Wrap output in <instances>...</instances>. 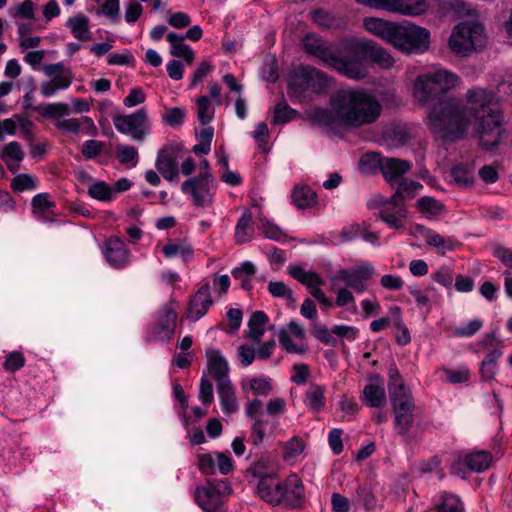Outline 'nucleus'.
<instances>
[{
	"mask_svg": "<svg viewBox=\"0 0 512 512\" xmlns=\"http://www.w3.org/2000/svg\"><path fill=\"white\" fill-rule=\"evenodd\" d=\"M435 512H465L460 498L452 493L442 492L435 504Z\"/></svg>",
	"mask_w": 512,
	"mask_h": 512,
	"instance_id": "e433bc0d",
	"label": "nucleus"
},
{
	"mask_svg": "<svg viewBox=\"0 0 512 512\" xmlns=\"http://www.w3.org/2000/svg\"><path fill=\"white\" fill-rule=\"evenodd\" d=\"M364 28L406 55L428 50L430 33L426 28L409 21L391 22L381 18H365Z\"/></svg>",
	"mask_w": 512,
	"mask_h": 512,
	"instance_id": "7ed1b4c3",
	"label": "nucleus"
},
{
	"mask_svg": "<svg viewBox=\"0 0 512 512\" xmlns=\"http://www.w3.org/2000/svg\"><path fill=\"white\" fill-rule=\"evenodd\" d=\"M211 287L208 282L202 284L198 290L190 297L187 307V318L191 321H197L207 314L208 310L214 304L211 296Z\"/></svg>",
	"mask_w": 512,
	"mask_h": 512,
	"instance_id": "f3484780",
	"label": "nucleus"
},
{
	"mask_svg": "<svg viewBox=\"0 0 512 512\" xmlns=\"http://www.w3.org/2000/svg\"><path fill=\"white\" fill-rule=\"evenodd\" d=\"M282 493L281 504L290 508L300 507L305 496L302 480L296 474H291L282 481Z\"/></svg>",
	"mask_w": 512,
	"mask_h": 512,
	"instance_id": "412c9836",
	"label": "nucleus"
},
{
	"mask_svg": "<svg viewBox=\"0 0 512 512\" xmlns=\"http://www.w3.org/2000/svg\"><path fill=\"white\" fill-rule=\"evenodd\" d=\"M388 393L394 414V429L397 434L405 436L413 427L416 406L410 389L395 367L389 369Z\"/></svg>",
	"mask_w": 512,
	"mask_h": 512,
	"instance_id": "20e7f679",
	"label": "nucleus"
},
{
	"mask_svg": "<svg viewBox=\"0 0 512 512\" xmlns=\"http://www.w3.org/2000/svg\"><path fill=\"white\" fill-rule=\"evenodd\" d=\"M491 461L492 457L490 453L486 451H476L460 459L459 464L462 463L466 465L469 470L479 473L488 469Z\"/></svg>",
	"mask_w": 512,
	"mask_h": 512,
	"instance_id": "2f4dec72",
	"label": "nucleus"
},
{
	"mask_svg": "<svg viewBox=\"0 0 512 512\" xmlns=\"http://www.w3.org/2000/svg\"><path fill=\"white\" fill-rule=\"evenodd\" d=\"M66 24L77 40L87 41L91 39L89 19L85 15L77 14L75 16L69 17Z\"/></svg>",
	"mask_w": 512,
	"mask_h": 512,
	"instance_id": "473e14b6",
	"label": "nucleus"
},
{
	"mask_svg": "<svg viewBox=\"0 0 512 512\" xmlns=\"http://www.w3.org/2000/svg\"><path fill=\"white\" fill-rule=\"evenodd\" d=\"M371 381L363 389V402L369 407L382 408L386 404L383 381L379 376H373Z\"/></svg>",
	"mask_w": 512,
	"mask_h": 512,
	"instance_id": "a878e982",
	"label": "nucleus"
},
{
	"mask_svg": "<svg viewBox=\"0 0 512 512\" xmlns=\"http://www.w3.org/2000/svg\"><path fill=\"white\" fill-rule=\"evenodd\" d=\"M257 494L270 505H280L283 497L282 480L274 473L260 475L257 483Z\"/></svg>",
	"mask_w": 512,
	"mask_h": 512,
	"instance_id": "6ab92c4d",
	"label": "nucleus"
},
{
	"mask_svg": "<svg viewBox=\"0 0 512 512\" xmlns=\"http://www.w3.org/2000/svg\"><path fill=\"white\" fill-rule=\"evenodd\" d=\"M212 180H207L205 177H191L181 184V191L188 194L196 207H208L213 202Z\"/></svg>",
	"mask_w": 512,
	"mask_h": 512,
	"instance_id": "dca6fc26",
	"label": "nucleus"
},
{
	"mask_svg": "<svg viewBox=\"0 0 512 512\" xmlns=\"http://www.w3.org/2000/svg\"><path fill=\"white\" fill-rule=\"evenodd\" d=\"M182 146L167 144L160 148L155 159V168L169 182L179 180V160L182 157Z\"/></svg>",
	"mask_w": 512,
	"mask_h": 512,
	"instance_id": "ddd939ff",
	"label": "nucleus"
},
{
	"mask_svg": "<svg viewBox=\"0 0 512 512\" xmlns=\"http://www.w3.org/2000/svg\"><path fill=\"white\" fill-rule=\"evenodd\" d=\"M482 326L483 322L480 319H473L465 326L456 327L454 329V335L458 337H472L482 328Z\"/></svg>",
	"mask_w": 512,
	"mask_h": 512,
	"instance_id": "69168bd1",
	"label": "nucleus"
},
{
	"mask_svg": "<svg viewBox=\"0 0 512 512\" xmlns=\"http://www.w3.org/2000/svg\"><path fill=\"white\" fill-rule=\"evenodd\" d=\"M166 39L170 43V54L172 56L183 58L188 65L192 64L194 51L184 43V37L177 33L170 32L167 34Z\"/></svg>",
	"mask_w": 512,
	"mask_h": 512,
	"instance_id": "cd10ccee",
	"label": "nucleus"
},
{
	"mask_svg": "<svg viewBox=\"0 0 512 512\" xmlns=\"http://www.w3.org/2000/svg\"><path fill=\"white\" fill-rule=\"evenodd\" d=\"M206 358L208 372L216 381V385L231 381L228 375V362L219 350L208 349L206 351Z\"/></svg>",
	"mask_w": 512,
	"mask_h": 512,
	"instance_id": "b1692460",
	"label": "nucleus"
},
{
	"mask_svg": "<svg viewBox=\"0 0 512 512\" xmlns=\"http://www.w3.org/2000/svg\"><path fill=\"white\" fill-rule=\"evenodd\" d=\"M116 130L122 134L130 135L135 141H143L150 132V123L145 108H140L129 115L113 117Z\"/></svg>",
	"mask_w": 512,
	"mask_h": 512,
	"instance_id": "f8f14e48",
	"label": "nucleus"
},
{
	"mask_svg": "<svg viewBox=\"0 0 512 512\" xmlns=\"http://www.w3.org/2000/svg\"><path fill=\"white\" fill-rule=\"evenodd\" d=\"M15 121L20 135L28 142H34V124L26 114H15Z\"/></svg>",
	"mask_w": 512,
	"mask_h": 512,
	"instance_id": "3c124183",
	"label": "nucleus"
},
{
	"mask_svg": "<svg viewBox=\"0 0 512 512\" xmlns=\"http://www.w3.org/2000/svg\"><path fill=\"white\" fill-rule=\"evenodd\" d=\"M366 6L402 15L418 16L426 12V0H355Z\"/></svg>",
	"mask_w": 512,
	"mask_h": 512,
	"instance_id": "2eb2a0df",
	"label": "nucleus"
},
{
	"mask_svg": "<svg viewBox=\"0 0 512 512\" xmlns=\"http://www.w3.org/2000/svg\"><path fill=\"white\" fill-rule=\"evenodd\" d=\"M185 117V109L178 107L166 108L162 114L163 122L172 128L182 125Z\"/></svg>",
	"mask_w": 512,
	"mask_h": 512,
	"instance_id": "603ef678",
	"label": "nucleus"
},
{
	"mask_svg": "<svg viewBox=\"0 0 512 512\" xmlns=\"http://www.w3.org/2000/svg\"><path fill=\"white\" fill-rule=\"evenodd\" d=\"M292 202L300 209L312 206L316 202V193L309 186H296L292 191Z\"/></svg>",
	"mask_w": 512,
	"mask_h": 512,
	"instance_id": "58836bf2",
	"label": "nucleus"
},
{
	"mask_svg": "<svg viewBox=\"0 0 512 512\" xmlns=\"http://www.w3.org/2000/svg\"><path fill=\"white\" fill-rule=\"evenodd\" d=\"M379 217L393 229L403 227L404 220L407 217V208L405 203L394 200L393 196L386 200L383 208L379 212Z\"/></svg>",
	"mask_w": 512,
	"mask_h": 512,
	"instance_id": "5701e85b",
	"label": "nucleus"
},
{
	"mask_svg": "<svg viewBox=\"0 0 512 512\" xmlns=\"http://www.w3.org/2000/svg\"><path fill=\"white\" fill-rule=\"evenodd\" d=\"M304 404L314 412H320L325 406V388L312 384L304 395Z\"/></svg>",
	"mask_w": 512,
	"mask_h": 512,
	"instance_id": "72a5a7b5",
	"label": "nucleus"
},
{
	"mask_svg": "<svg viewBox=\"0 0 512 512\" xmlns=\"http://www.w3.org/2000/svg\"><path fill=\"white\" fill-rule=\"evenodd\" d=\"M259 228L263 235L268 239L280 242L287 238V235L279 226L275 225L267 219H260Z\"/></svg>",
	"mask_w": 512,
	"mask_h": 512,
	"instance_id": "8fccbe9b",
	"label": "nucleus"
},
{
	"mask_svg": "<svg viewBox=\"0 0 512 512\" xmlns=\"http://www.w3.org/2000/svg\"><path fill=\"white\" fill-rule=\"evenodd\" d=\"M425 242L427 245L438 248V249H452L453 245L455 243L452 239H446L443 236H441L439 233H437L434 230L429 229L426 237Z\"/></svg>",
	"mask_w": 512,
	"mask_h": 512,
	"instance_id": "6e6d98bb",
	"label": "nucleus"
},
{
	"mask_svg": "<svg viewBox=\"0 0 512 512\" xmlns=\"http://www.w3.org/2000/svg\"><path fill=\"white\" fill-rule=\"evenodd\" d=\"M459 82L455 73L444 68H435L416 78L413 94L421 104H426L456 88Z\"/></svg>",
	"mask_w": 512,
	"mask_h": 512,
	"instance_id": "423d86ee",
	"label": "nucleus"
},
{
	"mask_svg": "<svg viewBox=\"0 0 512 512\" xmlns=\"http://www.w3.org/2000/svg\"><path fill=\"white\" fill-rule=\"evenodd\" d=\"M162 253L166 258L181 256L182 259L187 262L192 258L193 249L184 242L168 243L162 248Z\"/></svg>",
	"mask_w": 512,
	"mask_h": 512,
	"instance_id": "79ce46f5",
	"label": "nucleus"
},
{
	"mask_svg": "<svg viewBox=\"0 0 512 512\" xmlns=\"http://www.w3.org/2000/svg\"><path fill=\"white\" fill-rule=\"evenodd\" d=\"M33 214L41 221H49L48 212L55 206L47 193L36 194L31 201Z\"/></svg>",
	"mask_w": 512,
	"mask_h": 512,
	"instance_id": "4c0bfd02",
	"label": "nucleus"
},
{
	"mask_svg": "<svg viewBox=\"0 0 512 512\" xmlns=\"http://www.w3.org/2000/svg\"><path fill=\"white\" fill-rule=\"evenodd\" d=\"M417 207L420 212L427 215L428 218L438 216L444 211V206L441 202L428 196L420 198L417 201Z\"/></svg>",
	"mask_w": 512,
	"mask_h": 512,
	"instance_id": "37998d69",
	"label": "nucleus"
},
{
	"mask_svg": "<svg viewBox=\"0 0 512 512\" xmlns=\"http://www.w3.org/2000/svg\"><path fill=\"white\" fill-rule=\"evenodd\" d=\"M199 400L205 405L211 404L214 400L213 384L205 375L200 381Z\"/></svg>",
	"mask_w": 512,
	"mask_h": 512,
	"instance_id": "e2e57ef3",
	"label": "nucleus"
},
{
	"mask_svg": "<svg viewBox=\"0 0 512 512\" xmlns=\"http://www.w3.org/2000/svg\"><path fill=\"white\" fill-rule=\"evenodd\" d=\"M296 115V111L292 109L287 103L280 102L274 107V124H285L290 122Z\"/></svg>",
	"mask_w": 512,
	"mask_h": 512,
	"instance_id": "864d4df0",
	"label": "nucleus"
},
{
	"mask_svg": "<svg viewBox=\"0 0 512 512\" xmlns=\"http://www.w3.org/2000/svg\"><path fill=\"white\" fill-rule=\"evenodd\" d=\"M177 313L171 303L165 304L158 313L154 327L155 338L170 340L176 327Z\"/></svg>",
	"mask_w": 512,
	"mask_h": 512,
	"instance_id": "4be33fe9",
	"label": "nucleus"
},
{
	"mask_svg": "<svg viewBox=\"0 0 512 512\" xmlns=\"http://www.w3.org/2000/svg\"><path fill=\"white\" fill-rule=\"evenodd\" d=\"M383 107L372 93L363 89H340L333 93L329 108H314L309 118L316 124L333 128H360L375 123Z\"/></svg>",
	"mask_w": 512,
	"mask_h": 512,
	"instance_id": "f03ea898",
	"label": "nucleus"
},
{
	"mask_svg": "<svg viewBox=\"0 0 512 512\" xmlns=\"http://www.w3.org/2000/svg\"><path fill=\"white\" fill-rule=\"evenodd\" d=\"M254 233L252 225V214L248 211L244 212L235 226V241L242 244L251 240Z\"/></svg>",
	"mask_w": 512,
	"mask_h": 512,
	"instance_id": "c9c22d12",
	"label": "nucleus"
},
{
	"mask_svg": "<svg viewBox=\"0 0 512 512\" xmlns=\"http://www.w3.org/2000/svg\"><path fill=\"white\" fill-rule=\"evenodd\" d=\"M422 187L423 186L417 181L401 180V182L398 183L396 192L392 195L393 199L405 203L406 198H413Z\"/></svg>",
	"mask_w": 512,
	"mask_h": 512,
	"instance_id": "a19ab883",
	"label": "nucleus"
},
{
	"mask_svg": "<svg viewBox=\"0 0 512 512\" xmlns=\"http://www.w3.org/2000/svg\"><path fill=\"white\" fill-rule=\"evenodd\" d=\"M250 390L256 394L261 396H267L272 391V383L271 379L266 377H254L249 381Z\"/></svg>",
	"mask_w": 512,
	"mask_h": 512,
	"instance_id": "bf43d9fd",
	"label": "nucleus"
},
{
	"mask_svg": "<svg viewBox=\"0 0 512 512\" xmlns=\"http://www.w3.org/2000/svg\"><path fill=\"white\" fill-rule=\"evenodd\" d=\"M305 449V443L302 438L293 436L285 443L284 458L293 459L299 456Z\"/></svg>",
	"mask_w": 512,
	"mask_h": 512,
	"instance_id": "052dcab7",
	"label": "nucleus"
},
{
	"mask_svg": "<svg viewBox=\"0 0 512 512\" xmlns=\"http://www.w3.org/2000/svg\"><path fill=\"white\" fill-rule=\"evenodd\" d=\"M25 365V357L20 351H12L6 355L3 368L10 373L20 370Z\"/></svg>",
	"mask_w": 512,
	"mask_h": 512,
	"instance_id": "13d9d810",
	"label": "nucleus"
},
{
	"mask_svg": "<svg viewBox=\"0 0 512 512\" xmlns=\"http://www.w3.org/2000/svg\"><path fill=\"white\" fill-rule=\"evenodd\" d=\"M486 41L484 26L477 20H466L453 28L448 46L455 55L466 57L483 48Z\"/></svg>",
	"mask_w": 512,
	"mask_h": 512,
	"instance_id": "0eeeda50",
	"label": "nucleus"
},
{
	"mask_svg": "<svg viewBox=\"0 0 512 512\" xmlns=\"http://www.w3.org/2000/svg\"><path fill=\"white\" fill-rule=\"evenodd\" d=\"M116 158L123 165L136 167L139 161V154L134 146L118 145L116 150Z\"/></svg>",
	"mask_w": 512,
	"mask_h": 512,
	"instance_id": "c03bdc74",
	"label": "nucleus"
},
{
	"mask_svg": "<svg viewBox=\"0 0 512 512\" xmlns=\"http://www.w3.org/2000/svg\"><path fill=\"white\" fill-rule=\"evenodd\" d=\"M214 116V108L206 96L197 99V118L202 125L209 123Z\"/></svg>",
	"mask_w": 512,
	"mask_h": 512,
	"instance_id": "09e8293b",
	"label": "nucleus"
},
{
	"mask_svg": "<svg viewBox=\"0 0 512 512\" xmlns=\"http://www.w3.org/2000/svg\"><path fill=\"white\" fill-rule=\"evenodd\" d=\"M344 51L347 54V59L358 60L364 69V75L358 80L364 79L368 74L367 67L364 64L365 60H370L382 69H390L395 64V60L390 52L372 40L361 38L347 39L344 42Z\"/></svg>",
	"mask_w": 512,
	"mask_h": 512,
	"instance_id": "6e6552de",
	"label": "nucleus"
},
{
	"mask_svg": "<svg viewBox=\"0 0 512 512\" xmlns=\"http://www.w3.org/2000/svg\"><path fill=\"white\" fill-rule=\"evenodd\" d=\"M502 356L501 349H493L487 353L480 366V375L484 381H492L497 374V361Z\"/></svg>",
	"mask_w": 512,
	"mask_h": 512,
	"instance_id": "f704fd0d",
	"label": "nucleus"
},
{
	"mask_svg": "<svg viewBox=\"0 0 512 512\" xmlns=\"http://www.w3.org/2000/svg\"><path fill=\"white\" fill-rule=\"evenodd\" d=\"M268 323V317L263 311H255L249 318L247 337L254 343H260L265 333V326Z\"/></svg>",
	"mask_w": 512,
	"mask_h": 512,
	"instance_id": "c756f323",
	"label": "nucleus"
},
{
	"mask_svg": "<svg viewBox=\"0 0 512 512\" xmlns=\"http://www.w3.org/2000/svg\"><path fill=\"white\" fill-rule=\"evenodd\" d=\"M332 85V78L313 66H301L291 75L289 91L295 95H301L311 91L320 94Z\"/></svg>",
	"mask_w": 512,
	"mask_h": 512,
	"instance_id": "1a4fd4ad",
	"label": "nucleus"
},
{
	"mask_svg": "<svg viewBox=\"0 0 512 512\" xmlns=\"http://www.w3.org/2000/svg\"><path fill=\"white\" fill-rule=\"evenodd\" d=\"M245 415L253 421L251 438L255 445L261 444L266 436L267 420L263 417V403L260 399H250L245 404Z\"/></svg>",
	"mask_w": 512,
	"mask_h": 512,
	"instance_id": "a211bd4d",
	"label": "nucleus"
},
{
	"mask_svg": "<svg viewBox=\"0 0 512 512\" xmlns=\"http://www.w3.org/2000/svg\"><path fill=\"white\" fill-rule=\"evenodd\" d=\"M358 504L363 505L366 509H371L375 506V497L371 489L367 486H359L356 491V500Z\"/></svg>",
	"mask_w": 512,
	"mask_h": 512,
	"instance_id": "0e129e2a",
	"label": "nucleus"
},
{
	"mask_svg": "<svg viewBox=\"0 0 512 512\" xmlns=\"http://www.w3.org/2000/svg\"><path fill=\"white\" fill-rule=\"evenodd\" d=\"M11 187L16 192H23L34 190L37 185L31 175L23 173L16 175L12 179Z\"/></svg>",
	"mask_w": 512,
	"mask_h": 512,
	"instance_id": "4d7b16f0",
	"label": "nucleus"
},
{
	"mask_svg": "<svg viewBox=\"0 0 512 512\" xmlns=\"http://www.w3.org/2000/svg\"><path fill=\"white\" fill-rule=\"evenodd\" d=\"M232 493L231 486L223 481H207L195 490L196 503L205 512H223L225 499Z\"/></svg>",
	"mask_w": 512,
	"mask_h": 512,
	"instance_id": "9d476101",
	"label": "nucleus"
},
{
	"mask_svg": "<svg viewBox=\"0 0 512 512\" xmlns=\"http://www.w3.org/2000/svg\"><path fill=\"white\" fill-rule=\"evenodd\" d=\"M266 413L270 417H277L285 413L286 401L283 398L275 397L271 398L266 403Z\"/></svg>",
	"mask_w": 512,
	"mask_h": 512,
	"instance_id": "338daca9",
	"label": "nucleus"
},
{
	"mask_svg": "<svg viewBox=\"0 0 512 512\" xmlns=\"http://www.w3.org/2000/svg\"><path fill=\"white\" fill-rule=\"evenodd\" d=\"M216 388L223 413L225 415H231L237 412L239 403L232 382L218 383Z\"/></svg>",
	"mask_w": 512,
	"mask_h": 512,
	"instance_id": "bb28decb",
	"label": "nucleus"
},
{
	"mask_svg": "<svg viewBox=\"0 0 512 512\" xmlns=\"http://www.w3.org/2000/svg\"><path fill=\"white\" fill-rule=\"evenodd\" d=\"M383 177L390 185L401 182L402 177L411 169L410 162L397 158H384L380 162Z\"/></svg>",
	"mask_w": 512,
	"mask_h": 512,
	"instance_id": "393cba45",
	"label": "nucleus"
},
{
	"mask_svg": "<svg viewBox=\"0 0 512 512\" xmlns=\"http://www.w3.org/2000/svg\"><path fill=\"white\" fill-rule=\"evenodd\" d=\"M33 109L45 118H61L68 116L71 112L68 104L62 102L44 104Z\"/></svg>",
	"mask_w": 512,
	"mask_h": 512,
	"instance_id": "ea45409f",
	"label": "nucleus"
},
{
	"mask_svg": "<svg viewBox=\"0 0 512 512\" xmlns=\"http://www.w3.org/2000/svg\"><path fill=\"white\" fill-rule=\"evenodd\" d=\"M374 274V266L371 263L364 261L356 267L339 269L334 279L342 281L348 288L357 293H363L368 289L369 281L372 279Z\"/></svg>",
	"mask_w": 512,
	"mask_h": 512,
	"instance_id": "4468645a",
	"label": "nucleus"
},
{
	"mask_svg": "<svg viewBox=\"0 0 512 512\" xmlns=\"http://www.w3.org/2000/svg\"><path fill=\"white\" fill-rule=\"evenodd\" d=\"M103 254L109 265L115 269H123L129 264L130 252L124 241L118 237H110L105 242Z\"/></svg>",
	"mask_w": 512,
	"mask_h": 512,
	"instance_id": "aec40b11",
	"label": "nucleus"
},
{
	"mask_svg": "<svg viewBox=\"0 0 512 512\" xmlns=\"http://www.w3.org/2000/svg\"><path fill=\"white\" fill-rule=\"evenodd\" d=\"M303 46L305 52L317 57L325 65L349 79H359L364 75V69L358 60L347 59L344 44L340 56L336 55L331 47L325 45L320 38L313 34L305 36Z\"/></svg>",
	"mask_w": 512,
	"mask_h": 512,
	"instance_id": "39448f33",
	"label": "nucleus"
},
{
	"mask_svg": "<svg viewBox=\"0 0 512 512\" xmlns=\"http://www.w3.org/2000/svg\"><path fill=\"white\" fill-rule=\"evenodd\" d=\"M42 70L49 77L40 85V92L45 98L53 97L59 91L68 89L73 82V72L62 62L47 64Z\"/></svg>",
	"mask_w": 512,
	"mask_h": 512,
	"instance_id": "9b49d317",
	"label": "nucleus"
},
{
	"mask_svg": "<svg viewBox=\"0 0 512 512\" xmlns=\"http://www.w3.org/2000/svg\"><path fill=\"white\" fill-rule=\"evenodd\" d=\"M451 177L459 186L470 187L474 182V171L472 168L457 165L451 169Z\"/></svg>",
	"mask_w": 512,
	"mask_h": 512,
	"instance_id": "de8ad7c7",
	"label": "nucleus"
},
{
	"mask_svg": "<svg viewBox=\"0 0 512 512\" xmlns=\"http://www.w3.org/2000/svg\"><path fill=\"white\" fill-rule=\"evenodd\" d=\"M55 127L63 132L78 134L85 129L94 128V122L91 118L87 116H82L80 118H68L58 120L55 123Z\"/></svg>",
	"mask_w": 512,
	"mask_h": 512,
	"instance_id": "7c9ffc66",
	"label": "nucleus"
},
{
	"mask_svg": "<svg viewBox=\"0 0 512 512\" xmlns=\"http://www.w3.org/2000/svg\"><path fill=\"white\" fill-rule=\"evenodd\" d=\"M493 255L501 261V263L508 268L512 269V249L506 248L502 245H496L493 248Z\"/></svg>",
	"mask_w": 512,
	"mask_h": 512,
	"instance_id": "774afa93",
	"label": "nucleus"
},
{
	"mask_svg": "<svg viewBox=\"0 0 512 512\" xmlns=\"http://www.w3.org/2000/svg\"><path fill=\"white\" fill-rule=\"evenodd\" d=\"M311 15L314 23L323 29H342L346 26L344 18L324 9L314 10Z\"/></svg>",
	"mask_w": 512,
	"mask_h": 512,
	"instance_id": "c85d7f7f",
	"label": "nucleus"
},
{
	"mask_svg": "<svg viewBox=\"0 0 512 512\" xmlns=\"http://www.w3.org/2000/svg\"><path fill=\"white\" fill-rule=\"evenodd\" d=\"M237 358L241 366L247 367L257 359V353L253 347L242 344L237 348Z\"/></svg>",
	"mask_w": 512,
	"mask_h": 512,
	"instance_id": "680f3d73",
	"label": "nucleus"
},
{
	"mask_svg": "<svg viewBox=\"0 0 512 512\" xmlns=\"http://www.w3.org/2000/svg\"><path fill=\"white\" fill-rule=\"evenodd\" d=\"M390 314L395 321L396 328L400 331V334L396 336V341L400 345H407L411 341L410 333L406 325L402 321L401 309L398 306L390 308Z\"/></svg>",
	"mask_w": 512,
	"mask_h": 512,
	"instance_id": "49530a36",
	"label": "nucleus"
},
{
	"mask_svg": "<svg viewBox=\"0 0 512 512\" xmlns=\"http://www.w3.org/2000/svg\"><path fill=\"white\" fill-rule=\"evenodd\" d=\"M88 194L91 198L99 201H110L114 198V190L112 186L104 181L93 183L89 189Z\"/></svg>",
	"mask_w": 512,
	"mask_h": 512,
	"instance_id": "a18cd8bd",
	"label": "nucleus"
},
{
	"mask_svg": "<svg viewBox=\"0 0 512 512\" xmlns=\"http://www.w3.org/2000/svg\"><path fill=\"white\" fill-rule=\"evenodd\" d=\"M443 373L451 384L464 383L470 379V370L465 365H461L456 369L444 368Z\"/></svg>",
	"mask_w": 512,
	"mask_h": 512,
	"instance_id": "5fc2aeb1",
	"label": "nucleus"
},
{
	"mask_svg": "<svg viewBox=\"0 0 512 512\" xmlns=\"http://www.w3.org/2000/svg\"><path fill=\"white\" fill-rule=\"evenodd\" d=\"M493 100L494 93L483 88L468 90L464 103L439 98L429 114L428 125L437 137L452 141L463 138L473 127L482 148L492 150L502 135L501 116L493 111Z\"/></svg>",
	"mask_w": 512,
	"mask_h": 512,
	"instance_id": "f257e3e1",
	"label": "nucleus"
}]
</instances>
